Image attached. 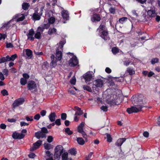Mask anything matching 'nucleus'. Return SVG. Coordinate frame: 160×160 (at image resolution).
Wrapping results in <instances>:
<instances>
[{"instance_id": "58836bf2", "label": "nucleus", "mask_w": 160, "mask_h": 160, "mask_svg": "<svg viewBox=\"0 0 160 160\" xmlns=\"http://www.w3.org/2000/svg\"><path fill=\"white\" fill-rule=\"evenodd\" d=\"M27 83V80L24 78H22L20 80V83L22 85H25Z\"/></svg>"}, {"instance_id": "473e14b6", "label": "nucleus", "mask_w": 160, "mask_h": 160, "mask_svg": "<svg viewBox=\"0 0 160 160\" xmlns=\"http://www.w3.org/2000/svg\"><path fill=\"white\" fill-rule=\"evenodd\" d=\"M45 148L47 150H49L52 148L51 145L48 143H45L44 144Z\"/></svg>"}, {"instance_id": "680f3d73", "label": "nucleus", "mask_w": 160, "mask_h": 160, "mask_svg": "<svg viewBox=\"0 0 160 160\" xmlns=\"http://www.w3.org/2000/svg\"><path fill=\"white\" fill-rule=\"evenodd\" d=\"M1 93L4 96L8 94V92L5 89H4L2 90L1 92Z\"/></svg>"}, {"instance_id": "6e6d98bb", "label": "nucleus", "mask_w": 160, "mask_h": 160, "mask_svg": "<svg viewBox=\"0 0 160 160\" xmlns=\"http://www.w3.org/2000/svg\"><path fill=\"white\" fill-rule=\"evenodd\" d=\"M131 62L130 61H126L123 62V64L126 66H128Z\"/></svg>"}, {"instance_id": "f704fd0d", "label": "nucleus", "mask_w": 160, "mask_h": 160, "mask_svg": "<svg viewBox=\"0 0 160 160\" xmlns=\"http://www.w3.org/2000/svg\"><path fill=\"white\" fill-rule=\"evenodd\" d=\"M83 89L84 90H87L90 92H92L91 88L88 86L86 85H83Z\"/></svg>"}, {"instance_id": "37998d69", "label": "nucleus", "mask_w": 160, "mask_h": 160, "mask_svg": "<svg viewBox=\"0 0 160 160\" xmlns=\"http://www.w3.org/2000/svg\"><path fill=\"white\" fill-rule=\"evenodd\" d=\"M55 18L53 17H51L48 20L49 22L51 24L53 23L55 21Z\"/></svg>"}, {"instance_id": "5701e85b", "label": "nucleus", "mask_w": 160, "mask_h": 160, "mask_svg": "<svg viewBox=\"0 0 160 160\" xmlns=\"http://www.w3.org/2000/svg\"><path fill=\"white\" fill-rule=\"evenodd\" d=\"M93 84L97 88L100 87V79H98L93 82Z\"/></svg>"}, {"instance_id": "7c9ffc66", "label": "nucleus", "mask_w": 160, "mask_h": 160, "mask_svg": "<svg viewBox=\"0 0 160 160\" xmlns=\"http://www.w3.org/2000/svg\"><path fill=\"white\" fill-rule=\"evenodd\" d=\"M42 143V141L41 140H38L36 142L33 144V145L35 146L36 148H38L41 145Z\"/></svg>"}, {"instance_id": "3c124183", "label": "nucleus", "mask_w": 160, "mask_h": 160, "mask_svg": "<svg viewBox=\"0 0 160 160\" xmlns=\"http://www.w3.org/2000/svg\"><path fill=\"white\" fill-rule=\"evenodd\" d=\"M7 37V35L5 34H2L0 33V40L2 39H5Z\"/></svg>"}, {"instance_id": "423d86ee", "label": "nucleus", "mask_w": 160, "mask_h": 160, "mask_svg": "<svg viewBox=\"0 0 160 160\" xmlns=\"http://www.w3.org/2000/svg\"><path fill=\"white\" fill-rule=\"evenodd\" d=\"M28 89L32 92H35L37 91V86L36 82L33 81H29L27 84Z\"/></svg>"}, {"instance_id": "f8f14e48", "label": "nucleus", "mask_w": 160, "mask_h": 160, "mask_svg": "<svg viewBox=\"0 0 160 160\" xmlns=\"http://www.w3.org/2000/svg\"><path fill=\"white\" fill-rule=\"evenodd\" d=\"M148 17L150 18L155 17L157 15V12L154 9H151L147 12Z\"/></svg>"}, {"instance_id": "a211bd4d", "label": "nucleus", "mask_w": 160, "mask_h": 160, "mask_svg": "<svg viewBox=\"0 0 160 160\" xmlns=\"http://www.w3.org/2000/svg\"><path fill=\"white\" fill-rule=\"evenodd\" d=\"M126 139L123 138L118 139L116 143V145L118 146H121L123 143L125 141Z\"/></svg>"}, {"instance_id": "0eeeda50", "label": "nucleus", "mask_w": 160, "mask_h": 160, "mask_svg": "<svg viewBox=\"0 0 160 160\" xmlns=\"http://www.w3.org/2000/svg\"><path fill=\"white\" fill-rule=\"evenodd\" d=\"M93 74L92 72H88L83 75V78L85 79V82L87 84L89 85L90 84V82L92 79Z\"/></svg>"}, {"instance_id": "09e8293b", "label": "nucleus", "mask_w": 160, "mask_h": 160, "mask_svg": "<svg viewBox=\"0 0 160 160\" xmlns=\"http://www.w3.org/2000/svg\"><path fill=\"white\" fill-rule=\"evenodd\" d=\"M49 25L48 24H44L43 25H42L41 26L42 27V28H43L44 29H48V28L49 27Z\"/></svg>"}, {"instance_id": "13d9d810", "label": "nucleus", "mask_w": 160, "mask_h": 160, "mask_svg": "<svg viewBox=\"0 0 160 160\" xmlns=\"http://www.w3.org/2000/svg\"><path fill=\"white\" fill-rule=\"evenodd\" d=\"M109 11L110 13L112 14H114L115 13V9L114 8L112 7L110 8L109 9Z\"/></svg>"}, {"instance_id": "a878e982", "label": "nucleus", "mask_w": 160, "mask_h": 160, "mask_svg": "<svg viewBox=\"0 0 160 160\" xmlns=\"http://www.w3.org/2000/svg\"><path fill=\"white\" fill-rule=\"evenodd\" d=\"M107 102L111 106H114L117 104L116 102L115 101V100H108Z\"/></svg>"}, {"instance_id": "dca6fc26", "label": "nucleus", "mask_w": 160, "mask_h": 160, "mask_svg": "<svg viewBox=\"0 0 160 160\" xmlns=\"http://www.w3.org/2000/svg\"><path fill=\"white\" fill-rule=\"evenodd\" d=\"M91 21L92 22H98L100 21V15L99 14L95 13L91 18Z\"/></svg>"}, {"instance_id": "1a4fd4ad", "label": "nucleus", "mask_w": 160, "mask_h": 160, "mask_svg": "<svg viewBox=\"0 0 160 160\" xmlns=\"http://www.w3.org/2000/svg\"><path fill=\"white\" fill-rule=\"evenodd\" d=\"M51 62L50 63V66L51 68L55 67L57 65V62L58 60L53 54H52L51 56Z\"/></svg>"}, {"instance_id": "c756f323", "label": "nucleus", "mask_w": 160, "mask_h": 160, "mask_svg": "<svg viewBox=\"0 0 160 160\" xmlns=\"http://www.w3.org/2000/svg\"><path fill=\"white\" fill-rule=\"evenodd\" d=\"M68 157V153L67 152H64L62 154V160H67Z\"/></svg>"}, {"instance_id": "4468645a", "label": "nucleus", "mask_w": 160, "mask_h": 160, "mask_svg": "<svg viewBox=\"0 0 160 160\" xmlns=\"http://www.w3.org/2000/svg\"><path fill=\"white\" fill-rule=\"evenodd\" d=\"M24 100L22 98H19L15 100L13 103V106L14 108L17 107L22 104Z\"/></svg>"}, {"instance_id": "0e129e2a", "label": "nucleus", "mask_w": 160, "mask_h": 160, "mask_svg": "<svg viewBox=\"0 0 160 160\" xmlns=\"http://www.w3.org/2000/svg\"><path fill=\"white\" fill-rule=\"evenodd\" d=\"M40 117V116L39 114H37L34 116V118L35 120H38L39 119Z\"/></svg>"}, {"instance_id": "2eb2a0df", "label": "nucleus", "mask_w": 160, "mask_h": 160, "mask_svg": "<svg viewBox=\"0 0 160 160\" xmlns=\"http://www.w3.org/2000/svg\"><path fill=\"white\" fill-rule=\"evenodd\" d=\"M25 136V135L22 133L14 132L12 134V137L15 139H21L23 138Z\"/></svg>"}, {"instance_id": "ea45409f", "label": "nucleus", "mask_w": 160, "mask_h": 160, "mask_svg": "<svg viewBox=\"0 0 160 160\" xmlns=\"http://www.w3.org/2000/svg\"><path fill=\"white\" fill-rule=\"evenodd\" d=\"M65 131L68 135H71L72 134V132L70 130V129L69 128H66L65 129Z\"/></svg>"}, {"instance_id": "ddd939ff", "label": "nucleus", "mask_w": 160, "mask_h": 160, "mask_svg": "<svg viewBox=\"0 0 160 160\" xmlns=\"http://www.w3.org/2000/svg\"><path fill=\"white\" fill-rule=\"evenodd\" d=\"M23 55L27 59H31L32 56V51H23Z\"/></svg>"}, {"instance_id": "de8ad7c7", "label": "nucleus", "mask_w": 160, "mask_h": 160, "mask_svg": "<svg viewBox=\"0 0 160 160\" xmlns=\"http://www.w3.org/2000/svg\"><path fill=\"white\" fill-rule=\"evenodd\" d=\"M45 152L48 156L50 158L52 157L53 154L49 151H45Z\"/></svg>"}, {"instance_id": "774afa93", "label": "nucleus", "mask_w": 160, "mask_h": 160, "mask_svg": "<svg viewBox=\"0 0 160 160\" xmlns=\"http://www.w3.org/2000/svg\"><path fill=\"white\" fill-rule=\"evenodd\" d=\"M37 30L38 31V32H41L42 33L44 29L43 28H42V27L41 26V27H39L38 28Z\"/></svg>"}, {"instance_id": "6ab92c4d", "label": "nucleus", "mask_w": 160, "mask_h": 160, "mask_svg": "<svg viewBox=\"0 0 160 160\" xmlns=\"http://www.w3.org/2000/svg\"><path fill=\"white\" fill-rule=\"evenodd\" d=\"M56 55V58L58 59V60L60 61L62 58V52L61 51H57Z\"/></svg>"}, {"instance_id": "9d476101", "label": "nucleus", "mask_w": 160, "mask_h": 160, "mask_svg": "<svg viewBox=\"0 0 160 160\" xmlns=\"http://www.w3.org/2000/svg\"><path fill=\"white\" fill-rule=\"evenodd\" d=\"M78 63L77 58L73 56L69 61V64L70 66L74 67L77 65Z\"/></svg>"}, {"instance_id": "f3484780", "label": "nucleus", "mask_w": 160, "mask_h": 160, "mask_svg": "<svg viewBox=\"0 0 160 160\" xmlns=\"http://www.w3.org/2000/svg\"><path fill=\"white\" fill-rule=\"evenodd\" d=\"M61 13L62 17L64 20L66 21L69 19V14L67 11L65 10H62Z\"/></svg>"}, {"instance_id": "e433bc0d", "label": "nucleus", "mask_w": 160, "mask_h": 160, "mask_svg": "<svg viewBox=\"0 0 160 160\" xmlns=\"http://www.w3.org/2000/svg\"><path fill=\"white\" fill-rule=\"evenodd\" d=\"M78 110L77 111V112H76L75 114V115H80L83 114V111L81 110V108H78Z\"/></svg>"}, {"instance_id": "7ed1b4c3", "label": "nucleus", "mask_w": 160, "mask_h": 160, "mask_svg": "<svg viewBox=\"0 0 160 160\" xmlns=\"http://www.w3.org/2000/svg\"><path fill=\"white\" fill-rule=\"evenodd\" d=\"M54 151L55 153L54 155V158L59 160L61 154L63 152V147L61 145H58L55 148Z\"/></svg>"}, {"instance_id": "c85d7f7f", "label": "nucleus", "mask_w": 160, "mask_h": 160, "mask_svg": "<svg viewBox=\"0 0 160 160\" xmlns=\"http://www.w3.org/2000/svg\"><path fill=\"white\" fill-rule=\"evenodd\" d=\"M8 60L9 61H13L17 57V56L16 54H14L12 55L10 57L9 55H8Z\"/></svg>"}, {"instance_id": "e2e57ef3", "label": "nucleus", "mask_w": 160, "mask_h": 160, "mask_svg": "<svg viewBox=\"0 0 160 160\" xmlns=\"http://www.w3.org/2000/svg\"><path fill=\"white\" fill-rule=\"evenodd\" d=\"M2 72L4 75H6V76L8 75V71L7 69H4L2 71Z\"/></svg>"}, {"instance_id": "9b49d317", "label": "nucleus", "mask_w": 160, "mask_h": 160, "mask_svg": "<svg viewBox=\"0 0 160 160\" xmlns=\"http://www.w3.org/2000/svg\"><path fill=\"white\" fill-rule=\"evenodd\" d=\"M34 33V31L33 29H30L29 31V32L26 34L28 37V39L32 41H34V38L33 36Z\"/></svg>"}, {"instance_id": "412c9836", "label": "nucleus", "mask_w": 160, "mask_h": 160, "mask_svg": "<svg viewBox=\"0 0 160 160\" xmlns=\"http://www.w3.org/2000/svg\"><path fill=\"white\" fill-rule=\"evenodd\" d=\"M65 43L66 40L65 39L63 40L62 41H60L59 43L58 48L56 50H59V49H62Z\"/></svg>"}, {"instance_id": "c9c22d12", "label": "nucleus", "mask_w": 160, "mask_h": 160, "mask_svg": "<svg viewBox=\"0 0 160 160\" xmlns=\"http://www.w3.org/2000/svg\"><path fill=\"white\" fill-rule=\"evenodd\" d=\"M107 141L108 142H112V138L111 135L109 134L106 133Z\"/></svg>"}, {"instance_id": "79ce46f5", "label": "nucleus", "mask_w": 160, "mask_h": 160, "mask_svg": "<svg viewBox=\"0 0 160 160\" xmlns=\"http://www.w3.org/2000/svg\"><path fill=\"white\" fill-rule=\"evenodd\" d=\"M76 82V79L75 76H73L72 77L71 79L70 80L71 83L75 85Z\"/></svg>"}, {"instance_id": "c03bdc74", "label": "nucleus", "mask_w": 160, "mask_h": 160, "mask_svg": "<svg viewBox=\"0 0 160 160\" xmlns=\"http://www.w3.org/2000/svg\"><path fill=\"white\" fill-rule=\"evenodd\" d=\"M67 117V115L66 113H62L61 115V118L62 120H66Z\"/></svg>"}, {"instance_id": "2f4dec72", "label": "nucleus", "mask_w": 160, "mask_h": 160, "mask_svg": "<svg viewBox=\"0 0 160 160\" xmlns=\"http://www.w3.org/2000/svg\"><path fill=\"white\" fill-rule=\"evenodd\" d=\"M127 71L130 75H132L135 73L134 70L131 68H128Z\"/></svg>"}, {"instance_id": "f03ea898", "label": "nucleus", "mask_w": 160, "mask_h": 160, "mask_svg": "<svg viewBox=\"0 0 160 160\" xmlns=\"http://www.w3.org/2000/svg\"><path fill=\"white\" fill-rule=\"evenodd\" d=\"M101 37L104 40H107L110 39L108 32L104 25L102 26L101 25Z\"/></svg>"}, {"instance_id": "338daca9", "label": "nucleus", "mask_w": 160, "mask_h": 160, "mask_svg": "<svg viewBox=\"0 0 160 160\" xmlns=\"http://www.w3.org/2000/svg\"><path fill=\"white\" fill-rule=\"evenodd\" d=\"M143 135L144 137L146 138H148L149 136V133L148 132L145 131L143 132Z\"/></svg>"}, {"instance_id": "cd10ccee", "label": "nucleus", "mask_w": 160, "mask_h": 160, "mask_svg": "<svg viewBox=\"0 0 160 160\" xmlns=\"http://www.w3.org/2000/svg\"><path fill=\"white\" fill-rule=\"evenodd\" d=\"M128 18L126 17H124L119 19L118 22H119L121 24H123L127 20Z\"/></svg>"}, {"instance_id": "a18cd8bd", "label": "nucleus", "mask_w": 160, "mask_h": 160, "mask_svg": "<svg viewBox=\"0 0 160 160\" xmlns=\"http://www.w3.org/2000/svg\"><path fill=\"white\" fill-rule=\"evenodd\" d=\"M22 16L18 18L17 19V22L21 21H23L25 18V16L24 15V14H22Z\"/></svg>"}, {"instance_id": "39448f33", "label": "nucleus", "mask_w": 160, "mask_h": 160, "mask_svg": "<svg viewBox=\"0 0 160 160\" xmlns=\"http://www.w3.org/2000/svg\"><path fill=\"white\" fill-rule=\"evenodd\" d=\"M137 107L132 106L131 108H128L127 109V111L129 114L132 112H137L141 110L143 107L145 106L140 105H138Z\"/></svg>"}, {"instance_id": "603ef678", "label": "nucleus", "mask_w": 160, "mask_h": 160, "mask_svg": "<svg viewBox=\"0 0 160 160\" xmlns=\"http://www.w3.org/2000/svg\"><path fill=\"white\" fill-rule=\"evenodd\" d=\"M26 119L28 121H32L33 120V118L32 116H26Z\"/></svg>"}, {"instance_id": "5fc2aeb1", "label": "nucleus", "mask_w": 160, "mask_h": 160, "mask_svg": "<svg viewBox=\"0 0 160 160\" xmlns=\"http://www.w3.org/2000/svg\"><path fill=\"white\" fill-rule=\"evenodd\" d=\"M42 132L44 133H48V131L47 129L45 127L42 128L41 129V131Z\"/></svg>"}, {"instance_id": "4c0bfd02", "label": "nucleus", "mask_w": 160, "mask_h": 160, "mask_svg": "<svg viewBox=\"0 0 160 160\" xmlns=\"http://www.w3.org/2000/svg\"><path fill=\"white\" fill-rule=\"evenodd\" d=\"M41 36V33L39 32H37L35 34L34 38L39 39L40 38Z\"/></svg>"}, {"instance_id": "aec40b11", "label": "nucleus", "mask_w": 160, "mask_h": 160, "mask_svg": "<svg viewBox=\"0 0 160 160\" xmlns=\"http://www.w3.org/2000/svg\"><path fill=\"white\" fill-rule=\"evenodd\" d=\"M56 115L55 113L51 112L48 116L50 121L51 122H53L55 120Z\"/></svg>"}, {"instance_id": "69168bd1", "label": "nucleus", "mask_w": 160, "mask_h": 160, "mask_svg": "<svg viewBox=\"0 0 160 160\" xmlns=\"http://www.w3.org/2000/svg\"><path fill=\"white\" fill-rule=\"evenodd\" d=\"M35 154L33 153H31L29 154L28 155V157L30 158H33L35 156Z\"/></svg>"}, {"instance_id": "f257e3e1", "label": "nucleus", "mask_w": 160, "mask_h": 160, "mask_svg": "<svg viewBox=\"0 0 160 160\" xmlns=\"http://www.w3.org/2000/svg\"><path fill=\"white\" fill-rule=\"evenodd\" d=\"M44 8L42 7L39 10L38 9L35 10V12L33 14L32 19L35 21L39 20L41 18V17L42 14V12Z\"/></svg>"}, {"instance_id": "052dcab7", "label": "nucleus", "mask_w": 160, "mask_h": 160, "mask_svg": "<svg viewBox=\"0 0 160 160\" xmlns=\"http://www.w3.org/2000/svg\"><path fill=\"white\" fill-rule=\"evenodd\" d=\"M96 35L97 36H100V26L97 29Z\"/></svg>"}, {"instance_id": "864d4df0", "label": "nucleus", "mask_w": 160, "mask_h": 160, "mask_svg": "<svg viewBox=\"0 0 160 160\" xmlns=\"http://www.w3.org/2000/svg\"><path fill=\"white\" fill-rule=\"evenodd\" d=\"M101 109L104 112H106L108 110V107L106 106H103L101 107Z\"/></svg>"}, {"instance_id": "bf43d9fd", "label": "nucleus", "mask_w": 160, "mask_h": 160, "mask_svg": "<svg viewBox=\"0 0 160 160\" xmlns=\"http://www.w3.org/2000/svg\"><path fill=\"white\" fill-rule=\"evenodd\" d=\"M23 77L25 79H26V80L27 79H28L29 78V75L26 73H23L22 74Z\"/></svg>"}, {"instance_id": "4d7b16f0", "label": "nucleus", "mask_w": 160, "mask_h": 160, "mask_svg": "<svg viewBox=\"0 0 160 160\" xmlns=\"http://www.w3.org/2000/svg\"><path fill=\"white\" fill-rule=\"evenodd\" d=\"M55 122V124L58 126H59L61 124V120L60 119H57Z\"/></svg>"}, {"instance_id": "a19ab883", "label": "nucleus", "mask_w": 160, "mask_h": 160, "mask_svg": "<svg viewBox=\"0 0 160 160\" xmlns=\"http://www.w3.org/2000/svg\"><path fill=\"white\" fill-rule=\"evenodd\" d=\"M158 59L157 58H152L151 61V63L152 64H154L155 63H157L158 62Z\"/></svg>"}, {"instance_id": "49530a36", "label": "nucleus", "mask_w": 160, "mask_h": 160, "mask_svg": "<svg viewBox=\"0 0 160 160\" xmlns=\"http://www.w3.org/2000/svg\"><path fill=\"white\" fill-rule=\"evenodd\" d=\"M41 132L39 131L37 132H36L35 133V135L36 137L38 138V139H40V135L41 134Z\"/></svg>"}, {"instance_id": "72a5a7b5", "label": "nucleus", "mask_w": 160, "mask_h": 160, "mask_svg": "<svg viewBox=\"0 0 160 160\" xmlns=\"http://www.w3.org/2000/svg\"><path fill=\"white\" fill-rule=\"evenodd\" d=\"M69 153L72 155H75L77 153V151L75 149L72 148L69 150Z\"/></svg>"}, {"instance_id": "bb28decb", "label": "nucleus", "mask_w": 160, "mask_h": 160, "mask_svg": "<svg viewBox=\"0 0 160 160\" xmlns=\"http://www.w3.org/2000/svg\"><path fill=\"white\" fill-rule=\"evenodd\" d=\"M78 143L80 145H83L85 143L84 140L82 138H78L77 139Z\"/></svg>"}, {"instance_id": "20e7f679", "label": "nucleus", "mask_w": 160, "mask_h": 160, "mask_svg": "<svg viewBox=\"0 0 160 160\" xmlns=\"http://www.w3.org/2000/svg\"><path fill=\"white\" fill-rule=\"evenodd\" d=\"M145 98L142 94H139L137 96H135L132 98V103L134 104H136L138 105L141 104L143 103V100Z\"/></svg>"}, {"instance_id": "6e6552de", "label": "nucleus", "mask_w": 160, "mask_h": 160, "mask_svg": "<svg viewBox=\"0 0 160 160\" xmlns=\"http://www.w3.org/2000/svg\"><path fill=\"white\" fill-rule=\"evenodd\" d=\"M84 124L85 123L84 122H82L78 126V132L82 134V136L84 138H86L87 137V135L83 129V128Z\"/></svg>"}, {"instance_id": "4be33fe9", "label": "nucleus", "mask_w": 160, "mask_h": 160, "mask_svg": "<svg viewBox=\"0 0 160 160\" xmlns=\"http://www.w3.org/2000/svg\"><path fill=\"white\" fill-rule=\"evenodd\" d=\"M30 6V4L28 3L24 2L22 4V9L24 10H27Z\"/></svg>"}, {"instance_id": "8fccbe9b", "label": "nucleus", "mask_w": 160, "mask_h": 160, "mask_svg": "<svg viewBox=\"0 0 160 160\" xmlns=\"http://www.w3.org/2000/svg\"><path fill=\"white\" fill-rule=\"evenodd\" d=\"M52 140L53 138L52 136H49L48 137L47 140L48 142H52Z\"/></svg>"}, {"instance_id": "393cba45", "label": "nucleus", "mask_w": 160, "mask_h": 160, "mask_svg": "<svg viewBox=\"0 0 160 160\" xmlns=\"http://www.w3.org/2000/svg\"><path fill=\"white\" fill-rule=\"evenodd\" d=\"M57 32V29L54 28H49L48 33V34L50 35H52L53 33H55Z\"/></svg>"}, {"instance_id": "b1692460", "label": "nucleus", "mask_w": 160, "mask_h": 160, "mask_svg": "<svg viewBox=\"0 0 160 160\" xmlns=\"http://www.w3.org/2000/svg\"><path fill=\"white\" fill-rule=\"evenodd\" d=\"M7 61H9L8 57V55L6 57H3L0 58V63H4Z\"/></svg>"}]
</instances>
